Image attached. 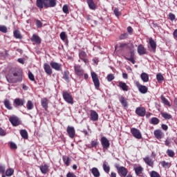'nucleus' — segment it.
<instances>
[{"mask_svg":"<svg viewBox=\"0 0 177 177\" xmlns=\"http://www.w3.org/2000/svg\"><path fill=\"white\" fill-rule=\"evenodd\" d=\"M6 80L10 84H15L21 80V73L16 68H12L6 76Z\"/></svg>","mask_w":177,"mask_h":177,"instance_id":"obj_1","label":"nucleus"},{"mask_svg":"<svg viewBox=\"0 0 177 177\" xmlns=\"http://www.w3.org/2000/svg\"><path fill=\"white\" fill-rule=\"evenodd\" d=\"M57 0H37L36 6L39 9H44V8H55L56 6Z\"/></svg>","mask_w":177,"mask_h":177,"instance_id":"obj_2","label":"nucleus"},{"mask_svg":"<svg viewBox=\"0 0 177 177\" xmlns=\"http://www.w3.org/2000/svg\"><path fill=\"white\" fill-rule=\"evenodd\" d=\"M91 78L93 80V82L94 84V86L97 91L100 89V81L99 80V77L97 74L95 72H91Z\"/></svg>","mask_w":177,"mask_h":177,"instance_id":"obj_3","label":"nucleus"},{"mask_svg":"<svg viewBox=\"0 0 177 177\" xmlns=\"http://www.w3.org/2000/svg\"><path fill=\"white\" fill-rule=\"evenodd\" d=\"M63 99L66 103L68 104H74V100L73 99V96L70 95L68 91H63L62 93Z\"/></svg>","mask_w":177,"mask_h":177,"instance_id":"obj_4","label":"nucleus"},{"mask_svg":"<svg viewBox=\"0 0 177 177\" xmlns=\"http://www.w3.org/2000/svg\"><path fill=\"white\" fill-rule=\"evenodd\" d=\"M100 142L102 146L103 150H107L110 147V141L107 138L103 136L100 139Z\"/></svg>","mask_w":177,"mask_h":177,"instance_id":"obj_5","label":"nucleus"},{"mask_svg":"<svg viewBox=\"0 0 177 177\" xmlns=\"http://www.w3.org/2000/svg\"><path fill=\"white\" fill-rule=\"evenodd\" d=\"M118 169V174H119L120 177H126L128 175V169L124 167H116Z\"/></svg>","mask_w":177,"mask_h":177,"instance_id":"obj_6","label":"nucleus"},{"mask_svg":"<svg viewBox=\"0 0 177 177\" xmlns=\"http://www.w3.org/2000/svg\"><path fill=\"white\" fill-rule=\"evenodd\" d=\"M131 135L136 139H142V133H140V131L139 129L136 128H131Z\"/></svg>","mask_w":177,"mask_h":177,"instance_id":"obj_7","label":"nucleus"},{"mask_svg":"<svg viewBox=\"0 0 177 177\" xmlns=\"http://www.w3.org/2000/svg\"><path fill=\"white\" fill-rule=\"evenodd\" d=\"M9 121L13 127H18V125H20V120L16 115H12L10 117Z\"/></svg>","mask_w":177,"mask_h":177,"instance_id":"obj_8","label":"nucleus"},{"mask_svg":"<svg viewBox=\"0 0 177 177\" xmlns=\"http://www.w3.org/2000/svg\"><path fill=\"white\" fill-rule=\"evenodd\" d=\"M67 133L71 139L75 138V129L73 126H68L66 129Z\"/></svg>","mask_w":177,"mask_h":177,"instance_id":"obj_9","label":"nucleus"},{"mask_svg":"<svg viewBox=\"0 0 177 177\" xmlns=\"http://www.w3.org/2000/svg\"><path fill=\"white\" fill-rule=\"evenodd\" d=\"M136 114L139 117H145V115H146V109L143 106L137 107L136 109Z\"/></svg>","mask_w":177,"mask_h":177,"instance_id":"obj_10","label":"nucleus"},{"mask_svg":"<svg viewBox=\"0 0 177 177\" xmlns=\"http://www.w3.org/2000/svg\"><path fill=\"white\" fill-rule=\"evenodd\" d=\"M136 85L139 92H140V93H143V94L147 93V91H149V88H147V86L140 84V83H139V82H137L136 83Z\"/></svg>","mask_w":177,"mask_h":177,"instance_id":"obj_11","label":"nucleus"},{"mask_svg":"<svg viewBox=\"0 0 177 177\" xmlns=\"http://www.w3.org/2000/svg\"><path fill=\"white\" fill-rule=\"evenodd\" d=\"M75 73L78 77H82L84 75V69L80 65L74 66Z\"/></svg>","mask_w":177,"mask_h":177,"instance_id":"obj_12","label":"nucleus"},{"mask_svg":"<svg viewBox=\"0 0 177 177\" xmlns=\"http://www.w3.org/2000/svg\"><path fill=\"white\" fill-rule=\"evenodd\" d=\"M26 104V100L24 99L16 98L14 100V105L15 107L24 106Z\"/></svg>","mask_w":177,"mask_h":177,"instance_id":"obj_13","label":"nucleus"},{"mask_svg":"<svg viewBox=\"0 0 177 177\" xmlns=\"http://www.w3.org/2000/svg\"><path fill=\"white\" fill-rule=\"evenodd\" d=\"M50 66L56 71H62V64L57 62H50Z\"/></svg>","mask_w":177,"mask_h":177,"instance_id":"obj_14","label":"nucleus"},{"mask_svg":"<svg viewBox=\"0 0 177 177\" xmlns=\"http://www.w3.org/2000/svg\"><path fill=\"white\" fill-rule=\"evenodd\" d=\"M44 70L46 73V74H47V75H52V68H50V65H49V64L48 63H44Z\"/></svg>","mask_w":177,"mask_h":177,"instance_id":"obj_15","label":"nucleus"},{"mask_svg":"<svg viewBox=\"0 0 177 177\" xmlns=\"http://www.w3.org/2000/svg\"><path fill=\"white\" fill-rule=\"evenodd\" d=\"M79 57L81 60H82V62H84V63H85V64L88 63V58H86L87 55L86 53H85V51H80Z\"/></svg>","mask_w":177,"mask_h":177,"instance_id":"obj_16","label":"nucleus"},{"mask_svg":"<svg viewBox=\"0 0 177 177\" xmlns=\"http://www.w3.org/2000/svg\"><path fill=\"white\" fill-rule=\"evenodd\" d=\"M153 135L156 139H162L164 138V133L160 129H156L153 132Z\"/></svg>","mask_w":177,"mask_h":177,"instance_id":"obj_17","label":"nucleus"},{"mask_svg":"<svg viewBox=\"0 0 177 177\" xmlns=\"http://www.w3.org/2000/svg\"><path fill=\"white\" fill-rule=\"evenodd\" d=\"M143 161L145 162V164H147V165L153 168V165H154V161L153 160V159H151L149 156H146L145 158H143Z\"/></svg>","mask_w":177,"mask_h":177,"instance_id":"obj_18","label":"nucleus"},{"mask_svg":"<svg viewBox=\"0 0 177 177\" xmlns=\"http://www.w3.org/2000/svg\"><path fill=\"white\" fill-rule=\"evenodd\" d=\"M137 50L140 56L147 54V51H146V48H145V47H143V45L142 44L138 45Z\"/></svg>","mask_w":177,"mask_h":177,"instance_id":"obj_19","label":"nucleus"},{"mask_svg":"<svg viewBox=\"0 0 177 177\" xmlns=\"http://www.w3.org/2000/svg\"><path fill=\"white\" fill-rule=\"evenodd\" d=\"M133 170L135 171L136 175H137V176H142V175H143V168L142 166L133 167Z\"/></svg>","mask_w":177,"mask_h":177,"instance_id":"obj_20","label":"nucleus"},{"mask_svg":"<svg viewBox=\"0 0 177 177\" xmlns=\"http://www.w3.org/2000/svg\"><path fill=\"white\" fill-rule=\"evenodd\" d=\"M118 86L120 87V89L124 91V92H128L129 89V86H128V85H127V83L124 82H120Z\"/></svg>","mask_w":177,"mask_h":177,"instance_id":"obj_21","label":"nucleus"},{"mask_svg":"<svg viewBox=\"0 0 177 177\" xmlns=\"http://www.w3.org/2000/svg\"><path fill=\"white\" fill-rule=\"evenodd\" d=\"M91 121H97L99 120V114L96 113V111H91Z\"/></svg>","mask_w":177,"mask_h":177,"instance_id":"obj_22","label":"nucleus"},{"mask_svg":"<svg viewBox=\"0 0 177 177\" xmlns=\"http://www.w3.org/2000/svg\"><path fill=\"white\" fill-rule=\"evenodd\" d=\"M149 45L151 49L153 50V52L156 53V49H157V44L156 43L154 39H153V38L151 37L149 39Z\"/></svg>","mask_w":177,"mask_h":177,"instance_id":"obj_23","label":"nucleus"},{"mask_svg":"<svg viewBox=\"0 0 177 177\" xmlns=\"http://www.w3.org/2000/svg\"><path fill=\"white\" fill-rule=\"evenodd\" d=\"M39 169L41 172V174H48L49 172V166L48 165H42L39 166Z\"/></svg>","mask_w":177,"mask_h":177,"instance_id":"obj_24","label":"nucleus"},{"mask_svg":"<svg viewBox=\"0 0 177 177\" xmlns=\"http://www.w3.org/2000/svg\"><path fill=\"white\" fill-rule=\"evenodd\" d=\"M97 146H99V141H97V139H95L91 140V145H87V147H88V149H96Z\"/></svg>","mask_w":177,"mask_h":177,"instance_id":"obj_25","label":"nucleus"},{"mask_svg":"<svg viewBox=\"0 0 177 177\" xmlns=\"http://www.w3.org/2000/svg\"><path fill=\"white\" fill-rule=\"evenodd\" d=\"M30 40L32 41V42H35V44H38V45H39V44H41V38L39 37V36H38L35 34L32 35Z\"/></svg>","mask_w":177,"mask_h":177,"instance_id":"obj_26","label":"nucleus"},{"mask_svg":"<svg viewBox=\"0 0 177 177\" xmlns=\"http://www.w3.org/2000/svg\"><path fill=\"white\" fill-rule=\"evenodd\" d=\"M119 102L123 106V107H128V101H127V98L124 96H120L119 97Z\"/></svg>","mask_w":177,"mask_h":177,"instance_id":"obj_27","label":"nucleus"},{"mask_svg":"<svg viewBox=\"0 0 177 177\" xmlns=\"http://www.w3.org/2000/svg\"><path fill=\"white\" fill-rule=\"evenodd\" d=\"M102 168L106 174H109V172H110V166L109 165V162L106 160L103 162Z\"/></svg>","mask_w":177,"mask_h":177,"instance_id":"obj_28","label":"nucleus"},{"mask_svg":"<svg viewBox=\"0 0 177 177\" xmlns=\"http://www.w3.org/2000/svg\"><path fill=\"white\" fill-rule=\"evenodd\" d=\"M88 7L91 10H95L96 9V4L93 2V0H86Z\"/></svg>","mask_w":177,"mask_h":177,"instance_id":"obj_29","label":"nucleus"},{"mask_svg":"<svg viewBox=\"0 0 177 177\" xmlns=\"http://www.w3.org/2000/svg\"><path fill=\"white\" fill-rule=\"evenodd\" d=\"M140 78L143 82H149V75L147 73H141Z\"/></svg>","mask_w":177,"mask_h":177,"instance_id":"obj_30","label":"nucleus"},{"mask_svg":"<svg viewBox=\"0 0 177 177\" xmlns=\"http://www.w3.org/2000/svg\"><path fill=\"white\" fill-rule=\"evenodd\" d=\"M41 104L43 109H44L45 110H48V99H46V97L41 99Z\"/></svg>","mask_w":177,"mask_h":177,"instance_id":"obj_31","label":"nucleus"},{"mask_svg":"<svg viewBox=\"0 0 177 177\" xmlns=\"http://www.w3.org/2000/svg\"><path fill=\"white\" fill-rule=\"evenodd\" d=\"M3 103L5 107L7 108L8 110H12L13 109V107L12 106V104H10V101H9V100L6 99Z\"/></svg>","mask_w":177,"mask_h":177,"instance_id":"obj_32","label":"nucleus"},{"mask_svg":"<svg viewBox=\"0 0 177 177\" xmlns=\"http://www.w3.org/2000/svg\"><path fill=\"white\" fill-rule=\"evenodd\" d=\"M14 37L17 39H21L23 38V36H21V33H20V30H15L13 32Z\"/></svg>","mask_w":177,"mask_h":177,"instance_id":"obj_33","label":"nucleus"},{"mask_svg":"<svg viewBox=\"0 0 177 177\" xmlns=\"http://www.w3.org/2000/svg\"><path fill=\"white\" fill-rule=\"evenodd\" d=\"M69 75H70V72H68V71H64L63 80H64L67 82H70Z\"/></svg>","mask_w":177,"mask_h":177,"instance_id":"obj_34","label":"nucleus"},{"mask_svg":"<svg viewBox=\"0 0 177 177\" xmlns=\"http://www.w3.org/2000/svg\"><path fill=\"white\" fill-rule=\"evenodd\" d=\"M91 174H93L94 177H99L100 176V172L99 171V169L96 167H93L91 169Z\"/></svg>","mask_w":177,"mask_h":177,"instance_id":"obj_35","label":"nucleus"},{"mask_svg":"<svg viewBox=\"0 0 177 177\" xmlns=\"http://www.w3.org/2000/svg\"><path fill=\"white\" fill-rule=\"evenodd\" d=\"M20 135L23 138V139H28V133L26 129H21L20 131Z\"/></svg>","mask_w":177,"mask_h":177,"instance_id":"obj_36","label":"nucleus"},{"mask_svg":"<svg viewBox=\"0 0 177 177\" xmlns=\"http://www.w3.org/2000/svg\"><path fill=\"white\" fill-rule=\"evenodd\" d=\"M160 114L165 120H171L172 118V115L167 112H161Z\"/></svg>","mask_w":177,"mask_h":177,"instance_id":"obj_37","label":"nucleus"},{"mask_svg":"<svg viewBox=\"0 0 177 177\" xmlns=\"http://www.w3.org/2000/svg\"><path fill=\"white\" fill-rule=\"evenodd\" d=\"M160 99H161L162 103H163V104L168 106V107H171V104L169 103V101H168V100H167V98H165V97H164V95H161Z\"/></svg>","mask_w":177,"mask_h":177,"instance_id":"obj_38","label":"nucleus"},{"mask_svg":"<svg viewBox=\"0 0 177 177\" xmlns=\"http://www.w3.org/2000/svg\"><path fill=\"white\" fill-rule=\"evenodd\" d=\"M150 124L152 125H158V124H160V120L156 117H153L151 119Z\"/></svg>","mask_w":177,"mask_h":177,"instance_id":"obj_39","label":"nucleus"},{"mask_svg":"<svg viewBox=\"0 0 177 177\" xmlns=\"http://www.w3.org/2000/svg\"><path fill=\"white\" fill-rule=\"evenodd\" d=\"M134 57V55L133 53H131V55L130 57H125L126 60H129V62H131L132 63V64H135V63H136V61H135V58Z\"/></svg>","mask_w":177,"mask_h":177,"instance_id":"obj_40","label":"nucleus"},{"mask_svg":"<svg viewBox=\"0 0 177 177\" xmlns=\"http://www.w3.org/2000/svg\"><path fill=\"white\" fill-rule=\"evenodd\" d=\"M13 174H15V169H13L12 168H9L8 169H7L6 171V176H12V175H13Z\"/></svg>","mask_w":177,"mask_h":177,"instance_id":"obj_41","label":"nucleus"},{"mask_svg":"<svg viewBox=\"0 0 177 177\" xmlns=\"http://www.w3.org/2000/svg\"><path fill=\"white\" fill-rule=\"evenodd\" d=\"M26 109H28V110H32L34 109V104H32L31 100L27 102Z\"/></svg>","mask_w":177,"mask_h":177,"instance_id":"obj_42","label":"nucleus"},{"mask_svg":"<svg viewBox=\"0 0 177 177\" xmlns=\"http://www.w3.org/2000/svg\"><path fill=\"white\" fill-rule=\"evenodd\" d=\"M156 80L158 82H162V81H164V76H162L161 73H158L156 75Z\"/></svg>","mask_w":177,"mask_h":177,"instance_id":"obj_43","label":"nucleus"},{"mask_svg":"<svg viewBox=\"0 0 177 177\" xmlns=\"http://www.w3.org/2000/svg\"><path fill=\"white\" fill-rule=\"evenodd\" d=\"M63 161L64 164L68 167L70 165V158L68 156H63Z\"/></svg>","mask_w":177,"mask_h":177,"instance_id":"obj_44","label":"nucleus"},{"mask_svg":"<svg viewBox=\"0 0 177 177\" xmlns=\"http://www.w3.org/2000/svg\"><path fill=\"white\" fill-rule=\"evenodd\" d=\"M160 164L163 168H169L171 167V163L168 162L162 161Z\"/></svg>","mask_w":177,"mask_h":177,"instance_id":"obj_45","label":"nucleus"},{"mask_svg":"<svg viewBox=\"0 0 177 177\" xmlns=\"http://www.w3.org/2000/svg\"><path fill=\"white\" fill-rule=\"evenodd\" d=\"M0 32L6 34L8 32V28L5 26L0 25Z\"/></svg>","mask_w":177,"mask_h":177,"instance_id":"obj_46","label":"nucleus"},{"mask_svg":"<svg viewBox=\"0 0 177 177\" xmlns=\"http://www.w3.org/2000/svg\"><path fill=\"white\" fill-rule=\"evenodd\" d=\"M114 78H115V77H114V75L113 74H109L107 76H106V80L108 81V82H111V81H113V80H114Z\"/></svg>","mask_w":177,"mask_h":177,"instance_id":"obj_47","label":"nucleus"},{"mask_svg":"<svg viewBox=\"0 0 177 177\" xmlns=\"http://www.w3.org/2000/svg\"><path fill=\"white\" fill-rule=\"evenodd\" d=\"M59 37L62 41H66V39H67V35H66V32H62Z\"/></svg>","mask_w":177,"mask_h":177,"instance_id":"obj_48","label":"nucleus"},{"mask_svg":"<svg viewBox=\"0 0 177 177\" xmlns=\"http://www.w3.org/2000/svg\"><path fill=\"white\" fill-rule=\"evenodd\" d=\"M167 156H169V157L172 158V157H174L175 152H174V151H172V149H167Z\"/></svg>","mask_w":177,"mask_h":177,"instance_id":"obj_49","label":"nucleus"},{"mask_svg":"<svg viewBox=\"0 0 177 177\" xmlns=\"http://www.w3.org/2000/svg\"><path fill=\"white\" fill-rule=\"evenodd\" d=\"M150 176L151 177H161V176H160V174H158L157 171H152L150 174Z\"/></svg>","mask_w":177,"mask_h":177,"instance_id":"obj_50","label":"nucleus"},{"mask_svg":"<svg viewBox=\"0 0 177 177\" xmlns=\"http://www.w3.org/2000/svg\"><path fill=\"white\" fill-rule=\"evenodd\" d=\"M62 10H63L64 13H65L66 15H68V13H69V12H68V6L64 5L63 8H62Z\"/></svg>","mask_w":177,"mask_h":177,"instance_id":"obj_51","label":"nucleus"},{"mask_svg":"<svg viewBox=\"0 0 177 177\" xmlns=\"http://www.w3.org/2000/svg\"><path fill=\"white\" fill-rule=\"evenodd\" d=\"M6 171V166L3 165H0V174H5Z\"/></svg>","mask_w":177,"mask_h":177,"instance_id":"obj_52","label":"nucleus"},{"mask_svg":"<svg viewBox=\"0 0 177 177\" xmlns=\"http://www.w3.org/2000/svg\"><path fill=\"white\" fill-rule=\"evenodd\" d=\"M113 12L116 17L121 16V12H120V10H118V8H115Z\"/></svg>","mask_w":177,"mask_h":177,"instance_id":"obj_53","label":"nucleus"},{"mask_svg":"<svg viewBox=\"0 0 177 177\" xmlns=\"http://www.w3.org/2000/svg\"><path fill=\"white\" fill-rule=\"evenodd\" d=\"M28 78L30 80V81H35V77L34 76V74L31 72H28Z\"/></svg>","mask_w":177,"mask_h":177,"instance_id":"obj_54","label":"nucleus"},{"mask_svg":"<svg viewBox=\"0 0 177 177\" xmlns=\"http://www.w3.org/2000/svg\"><path fill=\"white\" fill-rule=\"evenodd\" d=\"M129 35L128 33H124L120 35V39H127V38H128Z\"/></svg>","mask_w":177,"mask_h":177,"instance_id":"obj_55","label":"nucleus"},{"mask_svg":"<svg viewBox=\"0 0 177 177\" xmlns=\"http://www.w3.org/2000/svg\"><path fill=\"white\" fill-rule=\"evenodd\" d=\"M169 20H171V21H174V20H175V19H176V17H175V15L170 12L169 14Z\"/></svg>","mask_w":177,"mask_h":177,"instance_id":"obj_56","label":"nucleus"},{"mask_svg":"<svg viewBox=\"0 0 177 177\" xmlns=\"http://www.w3.org/2000/svg\"><path fill=\"white\" fill-rule=\"evenodd\" d=\"M36 26L37 27V28H41L42 27V22H41V21H39V19L36 20Z\"/></svg>","mask_w":177,"mask_h":177,"instance_id":"obj_57","label":"nucleus"},{"mask_svg":"<svg viewBox=\"0 0 177 177\" xmlns=\"http://www.w3.org/2000/svg\"><path fill=\"white\" fill-rule=\"evenodd\" d=\"M6 135V131L0 127V136H5Z\"/></svg>","mask_w":177,"mask_h":177,"instance_id":"obj_58","label":"nucleus"},{"mask_svg":"<svg viewBox=\"0 0 177 177\" xmlns=\"http://www.w3.org/2000/svg\"><path fill=\"white\" fill-rule=\"evenodd\" d=\"M127 46H128V44L121 43L120 44L119 48H120V49H124V48H127Z\"/></svg>","mask_w":177,"mask_h":177,"instance_id":"obj_59","label":"nucleus"},{"mask_svg":"<svg viewBox=\"0 0 177 177\" xmlns=\"http://www.w3.org/2000/svg\"><path fill=\"white\" fill-rule=\"evenodd\" d=\"M165 146H167L168 147H171V141L167 139L165 141Z\"/></svg>","mask_w":177,"mask_h":177,"instance_id":"obj_60","label":"nucleus"},{"mask_svg":"<svg viewBox=\"0 0 177 177\" xmlns=\"http://www.w3.org/2000/svg\"><path fill=\"white\" fill-rule=\"evenodd\" d=\"M10 149H17V145L15 142L10 143Z\"/></svg>","mask_w":177,"mask_h":177,"instance_id":"obj_61","label":"nucleus"},{"mask_svg":"<svg viewBox=\"0 0 177 177\" xmlns=\"http://www.w3.org/2000/svg\"><path fill=\"white\" fill-rule=\"evenodd\" d=\"M162 129H163V131H168V126L167 124H162L161 126Z\"/></svg>","mask_w":177,"mask_h":177,"instance_id":"obj_62","label":"nucleus"},{"mask_svg":"<svg viewBox=\"0 0 177 177\" xmlns=\"http://www.w3.org/2000/svg\"><path fill=\"white\" fill-rule=\"evenodd\" d=\"M127 31H128V32H129L131 34V33L133 32V29L132 28V27L129 26L127 28Z\"/></svg>","mask_w":177,"mask_h":177,"instance_id":"obj_63","label":"nucleus"},{"mask_svg":"<svg viewBox=\"0 0 177 177\" xmlns=\"http://www.w3.org/2000/svg\"><path fill=\"white\" fill-rule=\"evenodd\" d=\"M173 35H174V39H176L177 40V29H176L173 33Z\"/></svg>","mask_w":177,"mask_h":177,"instance_id":"obj_64","label":"nucleus"}]
</instances>
